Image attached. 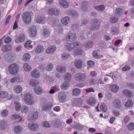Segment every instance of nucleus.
I'll return each instance as SVG.
<instances>
[{"mask_svg": "<svg viewBox=\"0 0 134 134\" xmlns=\"http://www.w3.org/2000/svg\"><path fill=\"white\" fill-rule=\"evenodd\" d=\"M65 46L66 48L69 51H71L74 49L73 55H80L83 53V52L81 49L80 44L77 42L72 43H66Z\"/></svg>", "mask_w": 134, "mask_h": 134, "instance_id": "nucleus-1", "label": "nucleus"}, {"mask_svg": "<svg viewBox=\"0 0 134 134\" xmlns=\"http://www.w3.org/2000/svg\"><path fill=\"white\" fill-rule=\"evenodd\" d=\"M23 100L26 104L28 105H32L34 103L33 96L29 92L26 93L24 94Z\"/></svg>", "mask_w": 134, "mask_h": 134, "instance_id": "nucleus-2", "label": "nucleus"}, {"mask_svg": "<svg viewBox=\"0 0 134 134\" xmlns=\"http://www.w3.org/2000/svg\"><path fill=\"white\" fill-rule=\"evenodd\" d=\"M19 67L17 64L13 63L9 65L8 67V70L9 73L12 75L17 74L19 71Z\"/></svg>", "mask_w": 134, "mask_h": 134, "instance_id": "nucleus-3", "label": "nucleus"}, {"mask_svg": "<svg viewBox=\"0 0 134 134\" xmlns=\"http://www.w3.org/2000/svg\"><path fill=\"white\" fill-rule=\"evenodd\" d=\"M22 18L23 21L25 24H29L31 20V14L28 12H25L23 14Z\"/></svg>", "mask_w": 134, "mask_h": 134, "instance_id": "nucleus-4", "label": "nucleus"}, {"mask_svg": "<svg viewBox=\"0 0 134 134\" xmlns=\"http://www.w3.org/2000/svg\"><path fill=\"white\" fill-rule=\"evenodd\" d=\"M65 38L68 41L72 42L76 40V36L75 34L71 32H69L65 36Z\"/></svg>", "mask_w": 134, "mask_h": 134, "instance_id": "nucleus-5", "label": "nucleus"}, {"mask_svg": "<svg viewBox=\"0 0 134 134\" xmlns=\"http://www.w3.org/2000/svg\"><path fill=\"white\" fill-rule=\"evenodd\" d=\"M86 78L85 74L82 73H78L75 75V78L76 80L79 82L84 81Z\"/></svg>", "mask_w": 134, "mask_h": 134, "instance_id": "nucleus-6", "label": "nucleus"}, {"mask_svg": "<svg viewBox=\"0 0 134 134\" xmlns=\"http://www.w3.org/2000/svg\"><path fill=\"white\" fill-rule=\"evenodd\" d=\"M13 97L12 94H9L6 91H0V98H7L8 99H11Z\"/></svg>", "mask_w": 134, "mask_h": 134, "instance_id": "nucleus-7", "label": "nucleus"}, {"mask_svg": "<svg viewBox=\"0 0 134 134\" xmlns=\"http://www.w3.org/2000/svg\"><path fill=\"white\" fill-rule=\"evenodd\" d=\"M92 21L93 24V25L91 27V29L92 30H94L96 29L98 30L99 28L100 23L96 19H94L92 20Z\"/></svg>", "mask_w": 134, "mask_h": 134, "instance_id": "nucleus-8", "label": "nucleus"}, {"mask_svg": "<svg viewBox=\"0 0 134 134\" xmlns=\"http://www.w3.org/2000/svg\"><path fill=\"white\" fill-rule=\"evenodd\" d=\"M29 34L30 37H34L36 35L37 33V30L35 26H32L29 29Z\"/></svg>", "mask_w": 134, "mask_h": 134, "instance_id": "nucleus-9", "label": "nucleus"}, {"mask_svg": "<svg viewBox=\"0 0 134 134\" xmlns=\"http://www.w3.org/2000/svg\"><path fill=\"white\" fill-rule=\"evenodd\" d=\"M54 105L53 102H49L47 104L43 105L42 107V111H47L51 110Z\"/></svg>", "mask_w": 134, "mask_h": 134, "instance_id": "nucleus-10", "label": "nucleus"}, {"mask_svg": "<svg viewBox=\"0 0 134 134\" xmlns=\"http://www.w3.org/2000/svg\"><path fill=\"white\" fill-rule=\"evenodd\" d=\"M26 36L24 34L19 35L15 39V42L17 43H20L24 42L25 40Z\"/></svg>", "mask_w": 134, "mask_h": 134, "instance_id": "nucleus-11", "label": "nucleus"}, {"mask_svg": "<svg viewBox=\"0 0 134 134\" xmlns=\"http://www.w3.org/2000/svg\"><path fill=\"white\" fill-rule=\"evenodd\" d=\"M113 104L115 108L117 109L120 108L122 106L121 101L118 99H115L114 100Z\"/></svg>", "mask_w": 134, "mask_h": 134, "instance_id": "nucleus-12", "label": "nucleus"}, {"mask_svg": "<svg viewBox=\"0 0 134 134\" xmlns=\"http://www.w3.org/2000/svg\"><path fill=\"white\" fill-rule=\"evenodd\" d=\"M66 95L65 93L63 92L59 93L58 94V98L59 101L63 103L66 101Z\"/></svg>", "mask_w": 134, "mask_h": 134, "instance_id": "nucleus-13", "label": "nucleus"}, {"mask_svg": "<svg viewBox=\"0 0 134 134\" xmlns=\"http://www.w3.org/2000/svg\"><path fill=\"white\" fill-rule=\"evenodd\" d=\"M28 126L29 128L31 130L35 131L38 129L39 125L35 123L30 122Z\"/></svg>", "mask_w": 134, "mask_h": 134, "instance_id": "nucleus-14", "label": "nucleus"}, {"mask_svg": "<svg viewBox=\"0 0 134 134\" xmlns=\"http://www.w3.org/2000/svg\"><path fill=\"white\" fill-rule=\"evenodd\" d=\"M56 49V47L54 45H51L49 46L47 48L46 52V53L52 54L54 53Z\"/></svg>", "mask_w": 134, "mask_h": 134, "instance_id": "nucleus-15", "label": "nucleus"}, {"mask_svg": "<svg viewBox=\"0 0 134 134\" xmlns=\"http://www.w3.org/2000/svg\"><path fill=\"white\" fill-rule=\"evenodd\" d=\"M31 76L34 78H37L40 77V74L39 71L36 69L32 71L31 73Z\"/></svg>", "mask_w": 134, "mask_h": 134, "instance_id": "nucleus-16", "label": "nucleus"}, {"mask_svg": "<svg viewBox=\"0 0 134 134\" xmlns=\"http://www.w3.org/2000/svg\"><path fill=\"white\" fill-rule=\"evenodd\" d=\"M13 90L16 93L19 94L22 92L23 88L20 85H18L14 86Z\"/></svg>", "mask_w": 134, "mask_h": 134, "instance_id": "nucleus-17", "label": "nucleus"}, {"mask_svg": "<svg viewBox=\"0 0 134 134\" xmlns=\"http://www.w3.org/2000/svg\"><path fill=\"white\" fill-rule=\"evenodd\" d=\"M109 87L110 90L114 93L117 92L119 88V86L115 84L110 85Z\"/></svg>", "mask_w": 134, "mask_h": 134, "instance_id": "nucleus-18", "label": "nucleus"}, {"mask_svg": "<svg viewBox=\"0 0 134 134\" xmlns=\"http://www.w3.org/2000/svg\"><path fill=\"white\" fill-rule=\"evenodd\" d=\"M12 49L11 45L7 44L4 46L2 47V51L3 52H5L11 51Z\"/></svg>", "mask_w": 134, "mask_h": 134, "instance_id": "nucleus-19", "label": "nucleus"}, {"mask_svg": "<svg viewBox=\"0 0 134 134\" xmlns=\"http://www.w3.org/2000/svg\"><path fill=\"white\" fill-rule=\"evenodd\" d=\"M83 63V62L82 60H79L75 61L74 64L77 68L80 69L82 68V64Z\"/></svg>", "mask_w": 134, "mask_h": 134, "instance_id": "nucleus-20", "label": "nucleus"}, {"mask_svg": "<svg viewBox=\"0 0 134 134\" xmlns=\"http://www.w3.org/2000/svg\"><path fill=\"white\" fill-rule=\"evenodd\" d=\"M59 5L61 7L66 8L69 6L67 2L65 0H59Z\"/></svg>", "mask_w": 134, "mask_h": 134, "instance_id": "nucleus-21", "label": "nucleus"}, {"mask_svg": "<svg viewBox=\"0 0 134 134\" xmlns=\"http://www.w3.org/2000/svg\"><path fill=\"white\" fill-rule=\"evenodd\" d=\"M38 117V113L37 111H35L34 113L32 116L29 115L28 117V118L30 121H32L33 120L37 119Z\"/></svg>", "mask_w": 134, "mask_h": 134, "instance_id": "nucleus-22", "label": "nucleus"}, {"mask_svg": "<svg viewBox=\"0 0 134 134\" xmlns=\"http://www.w3.org/2000/svg\"><path fill=\"white\" fill-rule=\"evenodd\" d=\"M45 19L44 17L38 16L36 18V21L38 23L44 24L45 23Z\"/></svg>", "mask_w": 134, "mask_h": 134, "instance_id": "nucleus-23", "label": "nucleus"}, {"mask_svg": "<svg viewBox=\"0 0 134 134\" xmlns=\"http://www.w3.org/2000/svg\"><path fill=\"white\" fill-rule=\"evenodd\" d=\"M57 70L61 73H64L66 71L65 67L63 66L59 65L57 66L56 68Z\"/></svg>", "mask_w": 134, "mask_h": 134, "instance_id": "nucleus-24", "label": "nucleus"}, {"mask_svg": "<svg viewBox=\"0 0 134 134\" xmlns=\"http://www.w3.org/2000/svg\"><path fill=\"white\" fill-rule=\"evenodd\" d=\"M96 100L94 97H91L87 101V103L90 105H94L96 103Z\"/></svg>", "mask_w": 134, "mask_h": 134, "instance_id": "nucleus-25", "label": "nucleus"}, {"mask_svg": "<svg viewBox=\"0 0 134 134\" xmlns=\"http://www.w3.org/2000/svg\"><path fill=\"white\" fill-rule=\"evenodd\" d=\"M31 58V55L28 53H26L24 54L23 57L24 61L27 62L29 61Z\"/></svg>", "mask_w": 134, "mask_h": 134, "instance_id": "nucleus-26", "label": "nucleus"}, {"mask_svg": "<svg viewBox=\"0 0 134 134\" xmlns=\"http://www.w3.org/2000/svg\"><path fill=\"white\" fill-rule=\"evenodd\" d=\"M34 91L35 93L38 95L42 94L43 92L42 89L39 86L34 87Z\"/></svg>", "mask_w": 134, "mask_h": 134, "instance_id": "nucleus-27", "label": "nucleus"}, {"mask_svg": "<svg viewBox=\"0 0 134 134\" xmlns=\"http://www.w3.org/2000/svg\"><path fill=\"white\" fill-rule=\"evenodd\" d=\"M43 50V47L41 45H39L37 46L35 51L37 53H42Z\"/></svg>", "mask_w": 134, "mask_h": 134, "instance_id": "nucleus-28", "label": "nucleus"}, {"mask_svg": "<svg viewBox=\"0 0 134 134\" xmlns=\"http://www.w3.org/2000/svg\"><path fill=\"white\" fill-rule=\"evenodd\" d=\"M14 130L16 133H19L22 132L23 128L20 126L18 125L14 127Z\"/></svg>", "mask_w": 134, "mask_h": 134, "instance_id": "nucleus-29", "label": "nucleus"}, {"mask_svg": "<svg viewBox=\"0 0 134 134\" xmlns=\"http://www.w3.org/2000/svg\"><path fill=\"white\" fill-rule=\"evenodd\" d=\"M69 20L70 18L69 17L65 16L61 19V22L63 24L66 25L68 23Z\"/></svg>", "mask_w": 134, "mask_h": 134, "instance_id": "nucleus-30", "label": "nucleus"}, {"mask_svg": "<svg viewBox=\"0 0 134 134\" xmlns=\"http://www.w3.org/2000/svg\"><path fill=\"white\" fill-rule=\"evenodd\" d=\"M123 10L120 8H118L115 11V13L119 16H122V15Z\"/></svg>", "mask_w": 134, "mask_h": 134, "instance_id": "nucleus-31", "label": "nucleus"}, {"mask_svg": "<svg viewBox=\"0 0 134 134\" xmlns=\"http://www.w3.org/2000/svg\"><path fill=\"white\" fill-rule=\"evenodd\" d=\"M31 43L32 41L30 40L26 41L24 44V47L26 48H32L33 46L31 44Z\"/></svg>", "mask_w": 134, "mask_h": 134, "instance_id": "nucleus-32", "label": "nucleus"}, {"mask_svg": "<svg viewBox=\"0 0 134 134\" xmlns=\"http://www.w3.org/2000/svg\"><path fill=\"white\" fill-rule=\"evenodd\" d=\"M69 87V82L66 81H65V82L62 83L61 85V88L63 90H66Z\"/></svg>", "mask_w": 134, "mask_h": 134, "instance_id": "nucleus-33", "label": "nucleus"}, {"mask_svg": "<svg viewBox=\"0 0 134 134\" xmlns=\"http://www.w3.org/2000/svg\"><path fill=\"white\" fill-rule=\"evenodd\" d=\"M64 75V80L65 81L69 82L71 78V75L68 72L66 73Z\"/></svg>", "mask_w": 134, "mask_h": 134, "instance_id": "nucleus-34", "label": "nucleus"}, {"mask_svg": "<svg viewBox=\"0 0 134 134\" xmlns=\"http://www.w3.org/2000/svg\"><path fill=\"white\" fill-rule=\"evenodd\" d=\"M93 42L92 41H89L83 45V46L86 48H91L93 44Z\"/></svg>", "mask_w": 134, "mask_h": 134, "instance_id": "nucleus-35", "label": "nucleus"}, {"mask_svg": "<svg viewBox=\"0 0 134 134\" xmlns=\"http://www.w3.org/2000/svg\"><path fill=\"white\" fill-rule=\"evenodd\" d=\"M123 93L126 96L129 97H131L132 96V94L131 92L129 90H124L123 91Z\"/></svg>", "mask_w": 134, "mask_h": 134, "instance_id": "nucleus-36", "label": "nucleus"}, {"mask_svg": "<svg viewBox=\"0 0 134 134\" xmlns=\"http://www.w3.org/2000/svg\"><path fill=\"white\" fill-rule=\"evenodd\" d=\"M87 3L86 2L84 1L82 3L81 10L82 11L85 12L87 10Z\"/></svg>", "mask_w": 134, "mask_h": 134, "instance_id": "nucleus-37", "label": "nucleus"}, {"mask_svg": "<svg viewBox=\"0 0 134 134\" xmlns=\"http://www.w3.org/2000/svg\"><path fill=\"white\" fill-rule=\"evenodd\" d=\"M100 109L103 111L105 112L107 110V108L106 105L104 103H101L100 105Z\"/></svg>", "mask_w": 134, "mask_h": 134, "instance_id": "nucleus-38", "label": "nucleus"}, {"mask_svg": "<svg viewBox=\"0 0 134 134\" xmlns=\"http://www.w3.org/2000/svg\"><path fill=\"white\" fill-rule=\"evenodd\" d=\"M23 68L26 71H29L31 69V66L27 63H25L24 64Z\"/></svg>", "mask_w": 134, "mask_h": 134, "instance_id": "nucleus-39", "label": "nucleus"}, {"mask_svg": "<svg viewBox=\"0 0 134 134\" xmlns=\"http://www.w3.org/2000/svg\"><path fill=\"white\" fill-rule=\"evenodd\" d=\"M81 92L80 90L78 88H75L72 90L73 94L75 96L79 95L80 94Z\"/></svg>", "mask_w": 134, "mask_h": 134, "instance_id": "nucleus-40", "label": "nucleus"}, {"mask_svg": "<svg viewBox=\"0 0 134 134\" xmlns=\"http://www.w3.org/2000/svg\"><path fill=\"white\" fill-rule=\"evenodd\" d=\"M7 125L6 122L4 120H1L0 122V129H3L5 128Z\"/></svg>", "mask_w": 134, "mask_h": 134, "instance_id": "nucleus-41", "label": "nucleus"}, {"mask_svg": "<svg viewBox=\"0 0 134 134\" xmlns=\"http://www.w3.org/2000/svg\"><path fill=\"white\" fill-rule=\"evenodd\" d=\"M118 19L116 16H116H113L110 18V21L112 23H114L117 21Z\"/></svg>", "mask_w": 134, "mask_h": 134, "instance_id": "nucleus-42", "label": "nucleus"}, {"mask_svg": "<svg viewBox=\"0 0 134 134\" xmlns=\"http://www.w3.org/2000/svg\"><path fill=\"white\" fill-rule=\"evenodd\" d=\"M29 83L32 86H35L39 83L38 81L34 79H31L29 81Z\"/></svg>", "mask_w": 134, "mask_h": 134, "instance_id": "nucleus-43", "label": "nucleus"}, {"mask_svg": "<svg viewBox=\"0 0 134 134\" xmlns=\"http://www.w3.org/2000/svg\"><path fill=\"white\" fill-rule=\"evenodd\" d=\"M14 104L15 105V109L16 111H19L20 110L21 108V105L20 104L17 102H14Z\"/></svg>", "mask_w": 134, "mask_h": 134, "instance_id": "nucleus-44", "label": "nucleus"}, {"mask_svg": "<svg viewBox=\"0 0 134 134\" xmlns=\"http://www.w3.org/2000/svg\"><path fill=\"white\" fill-rule=\"evenodd\" d=\"M43 31L44 37H46L49 36L50 33L47 29H44Z\"/></svg>", "mask_w": 134, "mask_h": 134, "instance_id": "nucleus-45", "label": "nucleus"}, {"mask_svg": "<svg viewBox=\"0 0 134 134\" xmlns=\"http://www.w3.org/2000/svg\"><path fill=\"white\" fill-rule=\"evenodd\" d=\"M133 104V103L131 100H129L125 103V105L126 107H130L132 106Z\"/></svg>", "mask_w": 134, "mask_h": 134, "instance_id": "nucleus-46", "label": "nucleus"}, {"mask_svg": "<svg viewBox=\"0 0 134 134\" xmlns=\"http://www.w3.org/2000/svg\"><path fill=\"white\" fill-rule=\"evenodd\" d=\"M19 118H20L19 121H21L22 120V118L20 117V116L19 115L15 114H13L12 116L11 119L12 120H14L16 119Z\"/></svg>", "mask_w": 134, "mask_h": 134, "instance_id": "nucleus-47", "label": "nucleus"}, {"mask_svg": "<svg viewBox=\"0 0 134 134\" xmlns=\"http://www.w3.org/2000/svg\"><path fill=\"white\" fill-rule=\"evenodd\" d=\"M29 110L28 107L26 105H23L22 106L21 110L22 112L24 113H27Z\"/></svg>", "mask_w": 134, "mask_h": 134, "instance_id": "nucleus-48", "label": "nucleus"}, {"mask_svg": "<svg viewBox=\"0 0 134 134\" xmlns=\"http://www.w3.org/2000/svg\"><path fill=\"white\" fill-rule=\"evenodd\" d=\"M53 67L54 66L53 64L52 63H50L47 65L46 69L47 71H50L52 70Z\"/></svg>", "mask_w": 134, "mask_h": 134, "instance_id": "nucleus-49", "label": "nucleus"}, {"mask_svg": "<svg viewBox=\"0 0 134 134\" xmlns=\"http://www.w3.org/2000/svg\"><path fill=\"white\" fill-rule=\"evenodd\" d=\"M105 7L104 5H101L100 6H95L94 8L97 10L99 11H102L104 9Z\"/></svg>", "mask_w": 134, "mask_h": 134, "instance_id": "nucleus-50", "label": "nucleus"}, {"mask_svg": "<svg viewBox=\"0 0 134 134\" xmlns=\"http://www.w3.org/2000/svg\"><path fill=\"white\" fill-rule=\"evenodd\" d=\"M42 126L43 127H51L49 122L46 121L43 122L42 123Z\"/></svg>", "mask_w": 134, "mask_h": 134, "instance_id": "nucleus-51", "label": "nucleus"}, {"mask_svg": "<svg viewBox=\"0 0 134 134\" xmlns=\"http://www.w3.org/2000/svg\"><path fill=\"white\" fill-rule=\"evenodd\" d=\"M69 56V54L67 53H65L62 54L61 58L63 59H66L68 58Z\"/></svg>", "mask_w": 134, "mask_h": 134, "instance_id": "nucleus-52", "label": "nucleus"}, {"mask_svg": "<svg viewBox=\"0 0 134 134\" xmlns=\"http://www.w3.org/2000/svg\"><path fill=\"white\" fill-rule=\"evenodd\" d=\"M87 63V65L90 67H93L94 65V62L91 60L88 61Z\"/></svg>", "mask_w": 134, "mask_h": 134, "instance_id": "nucleus-53", "label": "nucleus"}, {"mask_svg": "<svg viewBox=\"0 0 134 134\" xmlns=\"http://www.w3.org/2000/svg\"><path fill=\"white\" fill-rule=\"evenodd\" d=\"M17 82L18 83H20L24 82L23 78L21 76H16Z\"/></svg>", "mask_w": 134, "mask_h": 134, "instance_id": "nucleus-54", "label": "nucleus"}, {"mask_svg": "<svg viewBox=\"0 0 134 134\" xmlns=\"http://www.w3.org/2000/svg\"><path fill=\"white\" fill-rule=\"evenodd\" d=\"M127 127L129 130H132L134 129V124L133 123H131L127 125Z\"/></svg>", "mask_w": 134, "mask_h": 134, "instance_id": "nucleus-55", "label": "nucleus"}, {"mask_svg": "<svg viewBox=\"0 0 134 134\" xmlns=\"http://www.w3.org/2000/svg\"><path fill=\"white\" fill-rule=\"evenodd\" d=\"M93 57L96 58H100L101 57H102V56H100L99 55L97 54V53L96 51H94L93 53Z\"/></svg>", "mask_w": 134, "mask_h": 134, "instance_id": "nucleus-56", "label": "nucleus"}, {"mask_svg": "<svg viewBox=\"0 0 134 134\" xmlns=\"http://www.w3.org/2000/svg\"><path fill=\"white\" fill-rule=\"evenodd\" d=\"M8 114V111L6 110H3L1 112V114L3 116H6Z\"/></svg>", "mask_w": 134, "mask_h": 134, "instance_id": "nucleus-57", "label": "nucleus"}, {"mask_svg": "<svg viewBox=\"0 0 134 134\" xmlns=\"http://www.w3.org/2000/svg\"><path fill=\"white\" fill-rule=\"evenodd\" d=\"M112 112L114 115L116 116H119L120 114L119 111L118 110H113Z\"/></svg>", "mask_w": 134, "mask_h": 134, "instance_id": "nucleus-58", "label": "nucleus"}, {"mask_svg": "<svg viewBox=\"0 0 134 134\" xmlns=\"http://www.w3.org/2000/svg\"><path fill=\"white\" fill-rule=\"evenodd\" d=\"M48 13L50 15H53L55 13V10L53 8L49 9L48 11Z\"/></svg>", "mask_w": 134, "mask_h": 134, "instance_id": "nucleus-59", "label": "nucleus"}, {"mask_svg": "<svg viewBox=\"0 0 134 134\" xmlns=\"http://www.w3.org/2000/svg\"><path fill=\"white\" fill-rule=\"evenodd\" d=\"M74 128L79 130H81L83 127V126L81 124H76L74 126Z\"/></svg>", "mask_w": 134, "mask_h": 134, "instance_id": "nucleus-60", "label": "nucleus"}, {"mask_svg": "<svg viewBox=\"0 0 134 134\" xmlns=\"http://www.w3.org/2000/svg\"><path fill=\"white\" fill-rule=\"evenodd\" d=\"M12 39L9 36L7 37L4 40V42L6 43H8L11 42Z\"/></svg>", "mask_w": 134, "mask_h": 134, "instance_id": "nucleus-61", "label": "nucleus"}, {"mask_svg": "<svg viewBox=\"0 0 134 134\" xmlns=\"http://www.w3.org/2000/svg\"><path fill=\"white\" fill-rule=\"evenodd\" d=\"M130 68L128 65H125L124 67L122 68V70L123 71H127L130 69Z\"/></svg>", "mask_w": 134, "mask_h": 134, "instance_id": "nucleus-62", "label": "nucleus"}, {"mask_svg": "<svg viewBox=\"0 0 134 134\" xmlns=\"http://www.w3.org/2000/svg\"><path fill=\"white\" fill-rule=\"evenodd\" d=\"M62 125V122L59 121H57L55 125V126L57 127H59L61 126Z\"/></svg>", "mask_w": 134, "mask_h": 134, "instance_id": "nucleus-63", "label": "nucleus"}, {"mask_svg": "<svg viewBox=\"0 0 134 134\" xmlns=\"http://www.w3.org/2000/svg\"><path fill=\"white\" fill-rule=\"evenodd\" d=\"M53 110L55 111L58 112L60 111V108L59 106H57L53 108Z\"/></svg>", "mask_w": 134, "mask_h": 134, "instance_id": "nucleus-64", "label": "nucleus"}]
</instances>
